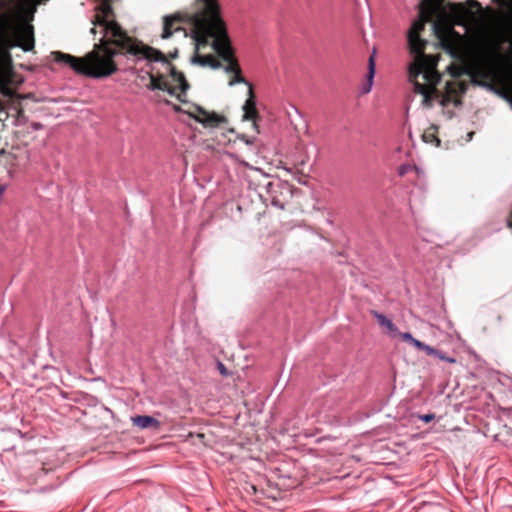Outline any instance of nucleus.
I'll return each mask as SVG.
<instances>
[{
    "mask_svg": "<svg viewBox=\"0 0 512 512\" xmlns=\"http://www.w3.org/2000/svg\"><path fill=\"white\" fill-rule=\"evenodd\" d=\"M420 420H422L423 422L425 423H429L431 422L434 418H435V415L430 413V414H424V415H421L419 416Z\"/></svg>",
    "mask_w": 512,
    "mask_h": 512,
    "instance_id": "aec40b11",
    "label": "nucleus"
},
{
    "mask_svg": "<svg viewBox=\"0 0 512 512\" xmlns=\"http://www.w3.org/2000/svg\"><path fill=\"white\" fill-rule=\"evenodd\" d=\"M197 6H198V0H196V2H195L194 10L188 15L189 21H190V23L193 26L191 38L193 39L195 47H196V41L194 39L195 26H194V24L192 22V17L196 13ZM198 50L199 49L195 48V54H194V56L191 59V62L193 64H197V65L202 66V67H210V68H212L214 70L222 68V64L218 60H216L213 55L201 56V55L198 54Z\"/></svg>",
    "mask_w": 512,
    "mask_h": 512,
    "instance_id": "423d86ee",
    "label": "nucleus"
},
{
    "mask_svg": "<svg viewBox=\"0 0 512 512\" xmlns=\"http://www.w3.org/2000/svg\"><path fill=\"white\" fill-rule=\"evenodd\" d=\"M423 351L429 356L436 357V358H438L442 361L448 362L450 364L456 363L455 358L449 357V356L445 355L442 351L435 349L427 344H426L425 348L423 349Z\"/></svg>",
    "mask_w": 512,
    "mask_h": 512,
    "instance_id": "ddd939ff",
    "label": "nucleus"
},
{
    "mask_svg": "<svg viewBox=\"0 0 512 512\" xmlns=\"http://www.w3.org/2000/svg\"><path fill=\"white\" fill-rule=\"evenodd\" d=\"M413 171L415 172L418 179H420V180L425 179V172L423 169H421L417 166H413Z\"/></svg>",
    "mask_w": 512,
    "mask_h": 512,
    "instance_id": "6ab92c4d",
    "label": "nucleus"
},
{
    "mask_svg": "<svg viewBox=\"0 0 512 512\" xmlns=\"http://www.w3.org/2000/svg\"><path fill=\"white\" fill-rule=\"evenodd\" d=\"M398 336H400L404 341L410 343L411 345H413L415 348H417L419 350H423L425 348V346H426L425 343H423L420 340L414 338L412 336V334L409 333V332H404V333L399 332Z\"/></svg>",
    "mask_w": 512,
    "mask_h": 512,
    "instance_id": "4468645a",
    "label": "nucleus"
},
{
    "mask_svg": "<svg viewBox=\"0 0 512 512\" xmlns=\"http://www.w3.org/2000/svg\"><path fill=\"white\" fill-rule=\"evenodd\" d=\"M217 366H218V370H219V372H220L223 376H227V375H228L227 369L225 368V366H224V364H223L222 362H218Z\"/></svg>",
    "mask_w": 512,
    "mask_h": 512,
    "instance_id": "4be33fe9",
    "label": "nucleus"
},
{
    "mask_svg": "<svg viewBox=\"0 0 512 512\" xmlns=\"http://www.w3.org/2000/svg\"><path fill=\"white\" fill-rule=\"evenodd\" d=\"M188 115L195 121L201 123L205 128H217L226 122V118L215 112H209L200 106H195Z\"/></svg>",
    "mask_w": 512,
    "mask_h": 512,
    "instance_id": "39448f33",
    "label": "nucleus"
},
{
    "mask_svg": "<svg viewBox=\"0 0 512 512\" xmlns=\"http://www.w3.org/2000/svg\"><path fill=\"white\" fill-rule=\"evenodd\" d=\"M236 84H245L248 87V90H250V86H252V84L241 75V72L234 74L233 78L228 82L230 87Z\"/></svg>",
    "mask_w": 512,
    "mask_h": 512,
    "instance_id": "2eb2a0df",
    "label": "nucleus"
},
{
    "mask_svg": "<svg viewBox=\"0 0 512 512\" xmlns=\"http://www.w3.org/2000/svg\"><path fill=\"white\" fill-rule=\"evenodd\" d=\"M195 26L194 39L196 49L207 45L213 39L211 46L217 54L227 62L222 66L226 73L241 72L227 34L226 26L219 13L216 0H198L196 13L192 17Z\"/></svg>",
    "mask_w": 512,
    "mask_h": 512,
    "instance_id": "f03ea898",
    "label": "nucleus"
},
{
    "mask_svg": "<svg viewBox=\"0 0 512 512\" xmlns=\"http://www.w3.org/2000/svg\"><path fill=\"white\" fill-rule=\"evenodd\" d=\"M243 120H252L255 121V119L258 116V111L256 108V100L253 92V86H250V90H248V98L245 101L243 105Z\"/></svg>",
    "mask_w": 512,
    "mask_h": 512,
    "instance_id": "1a4fd4ad",
    "label": "nucleus"
},
{
    "mask_svg": "<svg viewBox=\"0 0 512 512\" xmlns=\"http://www.w3.org/2000/svg\"><path fill=\"white\" fill-rule=\"evenodd\" d=\"M414 62L409 66V80L413 84L414 92L423 96V105H431V95L435 91L436 84L440 81V75L434 65L426 64V57L423 52L420 55L414 54Z\"/></svg>",
    "mask_w": 512,
    "mask_h": 512,
    "instance_id": "7ed1b4c3",
    "label": "nucleus"
},
{
    "mask_svg": "<svg viewBox=\"0 0 512 512\" xmlns=\"http://www.w3.org/2000/svg\"><path fill=\"white\" fill-rule=\"evenodd\" d=\"M94 27L91 33L100 34L99 43H95L94 49L85 57H75L59 51L52 52L53 60L61 65L70 67L74 72L91 78H104L117 71L115 58L124 56L133 63L147 60L149 62H161L170 72V77L175 85L169 83L162 75L150 74V90L166 91L183 101L182 95L186 94L189 84L182 72L175 69L166 56L157 49L130 37L111 18L112 8L110 2L113 0H100Z\"/></svg>",
    "mask_w": 512,
    "mask_h": 512,
    "instance_id": "f257e3e1",
    "label": "nucleus"
},
{
    "mask_svg": "<svg viewBox=\"0 0 512 512\" xmlns=\"http://www.w3.org/2000/svg\"><path fill=\"white\" fill-rule=\"evenodd\" d=\"M240 139H241L243 142H245V144H247V145H252V144L254 143V140H255L254 138H248V137H246L245 135H242V136L240 137Z\"/></svg>",
    "mask_w": 512,
    "mask_h": 512,
    "instance_id": "5701e85b",
    "label": "nucleus"
},
{
    "mask_svg": "<svg viewBox=\"0 0 512 512\" xmlns=\"http://www.w3.org/2000/svg\"><path fill=\"white\" fill-rule=\"evenodd\" d=\"M471 3H472V4H474V5H477V4H478V2H477V1H475V0H472V1H471Z\"/></svg>",
    "mask_w": 512,
    "mask_h": 512,
    "instance_id": "a878e982",
    "label": "nucleus"
},
{
    "mask_svg": "<svg viewBox=\"0 0 512 512\" xmlns=\"http://www.w3.org/2000/svg\"><path fill=\"white\" fill-rule=\"evenodd\" d=\"M372 315L377 320L378 324L380 326L384 327L388 331L389 334H391L394 337L398 336L399 330L390 319H388L385 315H383L377 311H373Z\"/></svg>",
    "mask_w": 512,
    "mask_h": 512,
    "instance_id": "9b49d317",
    "label": "nucleus"
},
{
    "mask_svg": "<svg viewBox=\"0 0 512 512\" xmlns=\"http://www.w3.org/2000/svg\"><path fill=\"white\" fill-rule=\"evenodd\" d=\"M375 53H376V51L374 49L372 55L369 57L367 82L361 88V93L362 94H367L372 89L373 79H374V76H375V59H374Z\"/></svg>",
    "mask_w": 512,
    "mask_h": 512,
    "instance_id": "f8f14e48",
    "label": "nucleus"
},
{
    "mask_svg": "<svg viewBox=\"0 0 512 512\" xmlns=\"http://www.w3.org/2000/svg\"><path fill=\"white\" fill-rule=\"evenodd\" d=\"M465 73L468 74L469 76H471L472 78V81L480 86H487L486 83H483V82H480V81H476L475 80V72L473 69H466L465 70Z\"/></svg>",
    "mask_w": 512,
    "mask_h": 512,
    "instance_id": "a211bd4d",
    "label": "nucleus"
},
{
    "mask_svg": "<svg viewBox=\"0 0 512 512\" xmlns=\"http://www.w3.org/2000/svg\"><path fill=\"white\" fill-rule=\"evenodd\" d=\"M131 421L133 425L137 426L140 429L153 428L157 430L160 427V422L155 417L149 415H138L132 417Z\"/></svg>",
    "mask_w": 512,
    "mask_h": 512,
    "instance_id": "9d476101",
    "label": "nucleus"
},
{
    "mask_svg": "<svg viewBox=\"0 0 512 512\" xmlns=\"http://www.w3.org/2000/svg\"><path fill=\"white\" fill-rule=\"evenodd\" d=\"M508 225H509L510 227H512V221H509V222H508Z\"/></svg>",
    "mask_w": 512,
    "mask_h": 512,
    "instance_id": "bb28decb",
    "label": "nucleus"
},
{
    "mask_svg": "<svg viewBox=\"0 0 512 512\" xmlns=\"http://www.w3.org/2000/svg\"><path fill=\"white\" fill-rule=\"evenodd\" d=\"M500 53V47L498 44H492L487 50V57L489 59L497 57Z\"/></svg>",
    "mask_w": 512,
    "mask_h": 512,
    "instance_id": "dca6fc26",
    "label": "nucleus"
},
{
    "mask_svg": "<svg viewBox=\"0 0 512 512\" xmlns=\"http://www.w3.org/2000/svg\"><path fill=\"white\" fill-rule=\"evenodd\" d=\"M180 22V16L178 14L165 16L163 21V33L161 37L167 39L174 33H182L183 37L188 36L185 29L181 28L178 23Z\"/></svg>",
    "mask_w": 512,
    "mask_h": 512,
    "instance_id": "6e6552de",
    "label": "nucleus"
},
{
    "mask_svg": "<svg viewBox=\"0 0 512 512\" xmlns=\"http://www.w3.org/2000/svg\"><path fill=\"white\" fill-rule=\"evenodd\" d=\"M292 109L295 111V113H296L298 116L302 117V115H301L300 111H299L296 107H292Z\"/></svg>",
    "mask_w": 512,
    "mask_h": 512,
    "instance_id": "393cba45",
    "label": "nucleus"
},
{
    "mask_svg": "<svg viewBox=\"0 0 512 512\" xmlns=\"http://www.w3.org/2000/svg\"><path fill=\"white\" fill-rule=\"evenodd\" d=\"M170 57L171 58H176L178 56V49H175L173 52H171L170 54Z\"/></svg>",
    "mask_w": 512,
    "mask_h": 512,
    "instance_id": "b1692460",
    "label": "nucleus"
},
{
    "mask_svg": "<svg viewBox=\"0 0 512 512\" xmlns=\"http://www.w3.org/2000/svg\"><path fill=\"white\" fill-rule=\"evenodd\" d=\"M410 171H413V166L410 164H402L401 166L398 167V175L399 176H404L405 174H407Z\"/></svg>",
    "mask_w": 512,
    "mask_h": 512,
    "instance_id": "f3484780",
    "label": "nucleus"
},
{
    "mask_svg": "<svg viewBox=\"0 0 512 512\" xmlns=\"http://www.w3.org/2000/svg\"><path fill=\"white\" fill-rule=\"evenodd\" d=\"M449 71L451 72V74L454 76V77H459L462 73H461V69L460 68H457V67H450L449 68Z\"/></svg>",
    "mask_w": 512,
    "mask_h": 512,
    "instance_id": "412c9836",
    "label": "nucleus"
},
{
    "mask_svg": "<svg viewBox=\"0 0 512 512\" xmlns=\"http://www.w3.org/2000/svg\"><path fill=\"white\" fill-rule=\"evenodd\" d=\"M427 18L424 17V11L421 10V17L415 20L408 32V44L412 54L420 55L424 51L427 41L419 37V33L424 29Z\"/></svg>",
    "mask_w": 512,
    "mask_h": 512,
    "instance_id": "20e7f679",
    "label": "nucleus"
},
{
    "mask_svg": "<svg viewBox=\"0 0 512 512\" xmlns=\"http://www.w3.org/2000/svg\"><path fill=\"white\" fill-rule=\"evenodd\" d=\"M266 188L271 204L281 210L285 209V202L279 198L278 194L282 195L284 191L290 193L288 185L280 182H269Z\"/></svg>",
    "mask_w": 512,
    "mask_h": 512,
    "instance_id": "0eeeda50",
    "label": "nucleus"
}]
</instances>
